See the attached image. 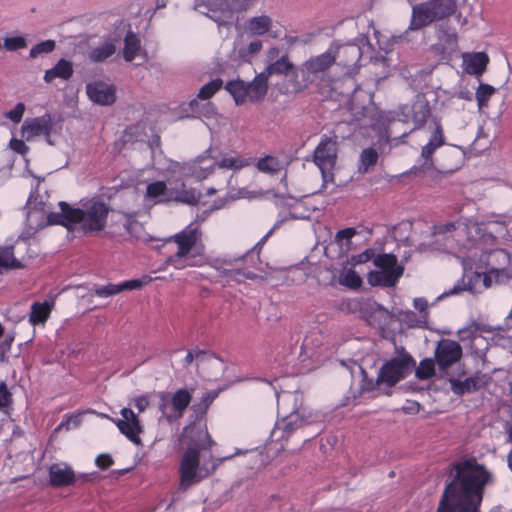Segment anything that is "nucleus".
Wrapping results in <instances>:
<instances>
[{
  "label": "nucleus",
  "mask_w": 512,
  "mask_h": 512,
  "mask_svg": "<svg viewBox=\"0 0 512 512\" xmlns=\"http://www.w3.org/2000/svg\"><path fill=\"white\" fill-rule=\"evenodd\" d=\"M25 112V104L19 102L15 105V107L4 113V117L12 121L14 124H18L21 122L23 115Z\"/></svg>",
  "instance_id": "obj_51"
},
{
  "label": "nucleus",
  "mask_w": 512,
  "mask_h": 512,
  "mask_svg": "<svg viewBox=\"0 0 512 512\" xmlns=\"http://www.w3.org/2000/svg\"><path fill=\"white\" fill-rule=\"evenodd\" d=\"M49 484L53 488L75 487L92 480L93 474H77L66 462L53 463L48 467Z\"/></svg>",
  "instance_id": "obj_14"
},
{
  "label": "nucleus",
  "mask_w": 512,
  "mask_h": 512,
  "mask_svg": "<svg viewBox=\"0 0 512 512\" xmlns=\"http://www.w3.org/2000/svg\"><path fill=\"white\" fill-rule=\"evenodd\" d=\"M413 304L414 308L420 313L425 312L428 308L427 300L424 298H415Z\"/></svg>",
  "instance_id": "obj_59"
},
{
  "label": "nucleus",
  "mask_w": 512,
  "mask_h": 512,
  "mask_svg": "<svg viewBox=\"0 0 512 512\" xmlns=\"http://www.w3.org/2000/svg\"><path fill=\"white\" fill-rule=\"evenodd\" d=\"M225 89L233 97L236 105L244 104L248 99L247 82L236 79L226 83Z\"/></svg>",
  "instance_id": "obj_34"
},
{
  "label": "nucleus",
  "mask_w": 512,
  "mask_h": 512,
  "mask_svg": "<svg viewBox=\"0 0 512 512\" xmlns=\"http://www.w3.org/2000/svg\"><path fill=\"white\" fill-rule=\"evenodd\" d=\"M431 115V108L424 96H417L412 104H405L399 108L398 117L403 122H413L412 130L424 126Z\"/></svg>",
  "instance_id": "obj_17"
},
{
  "label": "nucleus",
  "mask_w": 512,
  "mask_h": 512,
  "mask_svg": "<svg viewBox=\"0 0 512 512\" xmlns=\"http://www.w3.org/2000/svg\"><path fill=\"white\" fill-rule=\"evenodd\" d=\"M373 263L379 270L367 274L371 286L394 287L404 273V267L398 264L397 257L391 253L378 254Z\"/></svg>",
  "instance_id": "obj_8"
},
{
  "label": "nucleus",
  "mask_w": 512,
  "mask_h": 512,
  "mask_svg": "<svg viewBox=\"0 0 512 512\" xmlns=\"http://www.w3.org/2000/svg\"><path fill=\"white\" fill-rule=\"evenodd\" d=\"M95 464L101 470H106L114 464V460L109 454H100L96 457Z\"/></svg>",
  "instance_id": "obj_54"
},
{
  "label": "nucleus",
  "mask_w": 512,
  "mask_h": 512,
  "mask_svg": "<svg viewBox=\"0 0 512 512\" xmlns=\"http://www.w3.org/2000/svg\"><path fill=\"white\" fill-rule=\"evenodd\" d=\"M446 42L450 46H454L457 43V35L455 33L446 34Z\"/></svg>",
  "instance_id": "obj_63"
},
{
  "label": "nucleus",
  "mask_w": 512,
  "mask_h": 512,
  "mask_svg": "<svg viewBox=\"0 0 512 512\" xmlns=\"http://www.w3.org/2000/svg\"><path fill=\"white\" fill-rule=\"evenodd\" d=\"M167 186L163 181H156L147 185L146 188V196L149 198H157L161 195H164L166 192Z\"/></svg>",
  "instance_id": "obj_50"
},
{
  "label": "nucleus",
  "mask_w": 512,
  "mask_h": 512,
  "mask_svg": "<svg viewBox=\"0 0 512 512\" xmlns=\"http://www.w3.org/2000/svg\"><path fill=\"white\" fill-rule=\"evenodd\" d=\"M482 234L483 229L477 222H459L457 223V236L453 243L444 244V249L450 253L469 251L477 246Z\"/></svg>",
  "instance_id": "obj_15"
},
{
  "label": "nucleus",
  "mask_w": 512,
  "mask_h": 512,
  "mask_svg": "<svg viewBox=\"0 0 512 512\" xmlns=\"http://www.w3.org/2000/svg\"><path fill=\"white\" fill-rule=\"evenodd\" d=\"M115 53V46L112 42H104L100 46L91 49L88 58L91 62H103Z\"/></svg>",
  "instance_id": "obj_39"
},
{
  "label": "nucleus",
  "mask_w": 512,
  "mask_h": 512,
  "mask_svg": "<svg viewBox=\"0 0 512 512\" xmlns=\"http://www.w3.org/2000/svg\"><path fill=\"white\" fill-rule=\"evenodd\" d=\"M163 248L169 253L165 263L172 265L176 270L208 265L227 281L240 283L244 279L254 280L257 278V274L254 272L235 267L244 260L246 254L239 257L226 256L209 259L205 253L202 232L193 223L165 239Z\"/></svg>",
  "instance_id": "obj_1"
},
{
  "label": "nucleus",
  "mask_w": 512,
  "mask_h": 512,
  "mask_svg": "<svg viewBox=\"0 0 512 512\" xmlns=\"http://www.w3.org/2000/svg\"><path fill=\"white\" fill-rule=\"evenodd\" d=\"M329 51L334 58V64L343 68L346 75H351L356 72L357 64L362 57V50L360 46L355 43H332Z\"/></svg>",
  "instance_id": "obj_16"
},
{
  "label": "nucleus",
  "mask_w": 512,
  "mask_h": 512,
  "mask_svg": "<svg viewBox=\"0 0 512 512\" xmlns=\"http://www.w3.org/2000/svg\"><path fill=\"white\" fill-rule=\"evenodd\" d=\"M462 58L465 72L477 78L482 76L489 64V56L485 52L464 53Z\"/></svg>",
  "instance_id": "obj_26"
},
{
  "label": "nucleus",
  "mask_w": 512,
  "mask_h": 512,
  "mask_svg": "<svg viewBox=\"0 0 512 512\" xmlns=\"http://www.w3.org/2000/svg\"><path fill=\"white\" fill-rule=\"evenodd\" d=\"M54 305L55 302L53 299L32 303L28 316L29 323L33 326H43L50 317Z\"/></svg>",
  "instance_id": "obj_27"
},
{
  "label": "nucleus",
  "mask_w": 512,
  "mask_h": 512,
  "mask_svg": "<svg viewBox=\"0 0 512 512\" xmlns=\"http://www.w3.org/2000/svg\"><path fill=\"white\" fill-rule=\"evenodd\" d=\"M223 86V80L221 78H216L211 80L210 82L203 85L198 94L197 98L192 99L189 102L190 109L195 113H202L199 110V101L200 100H209L212 96H214Z\"/></svg>",
  "instance_id": "obj_30"
},
{
  "label": "nucleus",
  "mask_w": 512,
  "mask_h": 512,
  "mask_svg": "<svg viewBox=\"0 0 512 512\" xmlns=\"http://www.w3.org/2000/svg\"><path fill=\"white\" fill-rule=\"evenodd\" d=\"M13 341H14L13 335H6L4 341L1 344V347H3V349L5 351H9Z\"/></svg>",
  "instance_id": "obj_61"
},
{
  "label": "nucleus",
  "mask_w": 512,
  "mask_h": 512,
  "mask_svg": "<svg viewBox=\"0 0 512 512\" xmlns=\"http://www.w3.org/2000/svg\"><path fill=\"white\" fill-rule=\"evenodd\" d=\"M136 56H142L148 59L147 52L141 48V43L137 35L129 31L124 38L123 57L126 61H133Z\"/></svg>",
  "instance_id": "obj_31"
},
{
  "label": "nucleus",
  "mask_w": 512,
  "mask_h": 512,
  "mask_svg": "<svg viewBox=\"0 0 512 512\" xmlns=\"http://www.w3.org/2000/svg\"><path fill=\"white\" fill-rule=\"evenodd\" d=\"M334 64V58L329 48L323 53L312 56L304 61L299 67L302 80H295V91H301L308 86L309 83L319 78Z\"/></svg>",
  "instance_id": "obj_12"
},
{
  "label": "nucleus",
  "mask_w": 512,
  "mask_h": 512,
  "mask_svg": "<svg viewBox=\"0 0 512 512\" xmlns=\"http://www.w3.org/2000/svg\"><path fill=\"white\" fill-rule=\"evenodd\" d=\"M263 73H267V77L271 75L289 76L290 81L293 83V87L295 88V80H298L299 68L294 66V64L289 60L288 55H283L276 61L269 64Z\"/></svg>",
  "instance_id": "obj_25"
},
{
  "label": "nucleus",
  "mask_w": 512,
  "mask_h": 512,
  "mask_svg": "<svg viewBox=\"0 0 512 512\" xmlns=\"http://www.w3.org/2000/svg\"><path fill=\"white\" fill-rule=\"evenodd\" d=\"M262 49V41L259 39H255L249 43V45L239 50V57L243 61H249L252 56L260 52Z\"/></svg>",
  "instance_id": "obj_48"
},
{
  "label": "nucleus",
  "mask_w": 512,
  "mask_h": 512,
  "mask_svg": "<svg viewBox=\"0 0 512 512\" xmlns=\"http://www.w3.org/2000/svg\"><path fill=\"white\" fill-rule=\"evenodd\" d=\"M27 46V41L23 36L6 37L4 39L3 47L7 51H16L23 49Z\"/></svg>",
  "instance_id": "obj_49"
},
{
  "label": "nucleus",
  "mask_w": 512,
  "mask_h": 512,
  "mask_svg": "<svg viewBox=\"0 0 512 512\" xmlns=\"http://www.w3.org/2000/svg\"><path fill=\"white\" fill-rule=\"evenodd\" d=\"M299 218H301V217L296 214H293L292 212H289L288 215H284L281 217V219L276 221L275 227L279 226L280 224H282L283 222H285L288 219H299Z\"/></svg>",
  "instance_id": "obj_62"
},
{
  "label": "nucleus",
  "mask_w": 512,
  "mask_h": 512,
  "mask_svg": "<svg viewBox=\"0 0 512 512\" xmlns=\"http://www.w3.org/2000/svg\"><path fill=\"white\" fill-rule=\"evenodd\" d=\"M78 212L80 215L75 223L81 224L84 232H99L106 226L109 207L102 200L93 198L78 208Z\"/></svg>",
  "instance_id": "obj_11"
},
{
  "label": "nucleus",
  "mask_w": 512,
  "mask_h": 512,
  "mask_svg": "<svg viewBox=\"0 0 512 512\" xmlns=\"http://www.w3.org/2000/svg\"><path fill=\"white\" fill-rule=\"evenodd\" d=\"M204 354H205V352L203 350H199V349H197L195 351H189L183 360V367H185V368L189 367L194 359H199V358L203 357Z\"/></svg>",
  "instance_id": "obj_56"
},
{
  "label": "nucleus",
  "mask_w": 512,
  "mask_h": 512,
  "mask_svg": "<svg viewBox=\"0 0 512 512\" xmlns=\"http://www.w3.org/2000/svg\"><path fill=\"white\" fill-rule=\"evenodd\" d=\"M340 284L351 288V289H358L362 285V279L358 275V273L353 269H348L340 276Z\"/></svg>",
  "instance_id": "obj_45"
},
{
  "label": "nucleus",
  "mask_w": 512,
  "mask_h": 512,
  "mask_svg": "<svg viewBox=\"0 0 512 512\" xmlns=\"http://www.w3.org/2000/svg\"><path fill=\"white\" fill-rule=\"evenodd\" d=\"M455 10V0H427L417 3L412 6L408 30H422L451 16Z\"/></svg>",
  "instance_id": "obj_5"
},
{
  "label": "nucleus",
  "mask_w": 512,
  "mask_h": 512,
  "mask_svg": "<svg viewBox=\"0 0 512 512\" xmlns=\"http://www.w3.org/2000/svg\"><path fill=\"white\" fill-rule=\"evenodd\" d=\"M134 404L138 411L144 412L149 406V397L147 395H141L134 399Z\"/></svg>",
  "instance_id": "obj_58"
},
{
  "label": "nucleus",
  "mask_w": 512,
  "mask_h": 512,
  "mask_svg": "<svg viewBox=\"0 0 512 512\" xmlns=\"http://www.w3.org/2000/svg\"><path fill=\"white\" fill-rule=\"evenodd\" d=\"M121 418L112 419L119 431L134 444H140L139 434L142 427L138 416L130 408L124 407L120 410Z\"/></svg>",
  "instance_id": "obj_19"
},
{
  "label": "nucleus",
  "mask_w": 512,
  "mask_h": 512,
  "mask_svg": "<svg viewBox=\"0 0 512 512\" xmlns=\"http://www.w3.org/2000/svg\"><path fill=\"white\" fill-rule=\"evenodd\" d=\"M248 99L253 103L261 102L268 91L267 73H259L250 82H247Z\"/></svg>",
  "instance_id": "obj_28"
},
{
  "label": "nucleus",
  "mask_w": 512,
  "mask_h": 512,
  "mask_svg": "<svg viewBox=\"0 0 512 512\" xmlns=\"http://www.w3.org/2000/svg\"><path fill=\"white\" fill-rule=\"evenodd\" d=\"M493 260L500 262L503 267L495 268L491 266L483 274V283L487 288L491 287L493 284L503 283L509 278L508 271L505 267L509 263V254L505 250H496L490 254L488 265H490Z\"/></svg>",
  "instance_id": "obj_20"
},
{
  "label": "nucleus",
  "mask_w": 512,
  "mask_h": 512,
  "mask_svg": "<svg viewBox=\"0 0 512 512\" xmlns=\"http://www.w3.org/2000/svg\"><path fill=\"white\" fill-rule=\"evenodd\" d=\"M339 137L332 132L329 135L323 134L313 152V162L320 169L323 182H333V170L336 166Z\"/></svg>",
  "instance_id": "obj_10"
},
{
  "label": "nucleus",
  "mask_w": 512,
  "mask_h": 512,
  "mask_svg": "<svg viewBox=\"0 0 512 512\" xmlns=\"http://www.w3.org/2000/svg\"><path fill=\"white\" fill-rule=\"evenodd\" d=\"M73 75V65L66 59H60L54 67L45 71L44 81L46 83L53 82L54 79L60 78L62 80H68Z\"/></svg>",
  "instance_id": "obj_32"
},
{
  "label": "nucleus",
  "mask_w": 512,
  "mask_h": 512,
  "mask_svg": "<svg viewBox=\"0 0 512 512\" xmlns=\"http://www.w3.org/2000/svg\"><path fill=\"white\" fill-rule=\"evenodd\" d=\"M378 152L376 149L369 147L363 149L359 156L358 162V173L366 174L377 164L378 161Z\"/></svg>",
  "instance_id": "obj_36"
},
{
  "label": "nucleus",
  "mask_w": 512,
  "mask_h": 512,
  "mask_svg": "<svg viewBox=\"0 0 512 512\" xmlns=\"http://www.w3.org/2000/svg\"><path fill=\"white\" fill-rule=\"evenodd\" d=\"M435 358H425L420 361L419 365L416 366L415 377L419 380H428L435 375Z\"/></svg>",
  "instance_id": "obj_41"
},
{
  "label": "nucleus",
  "mask_w": 512,
  "mask_h": 512,
  "mask_svg": "<svg viewBox=\"0 0 512 512\" xmlns=\"http://www.w3.org/2000/svg\"><path fill=\"white\" fill-rule=\"evenodd\" d=\"M496 89L485 83H480L476 93L475 98L478 104V107L481 109L482 107L487 106L489 99L495 93Z\"/></svg>",
  "instance_id": "obj_44"
},
{
  "label": "nucleus",
  "mask_w": 512,
  "mask_h": 512,
  "mask_svg": "<svg viewBox=\"0 0 512 512\" xmlns=\"http://www.w3.org/2000/svg\"><path fill=\"white\" fill-rule=\"evenodd\" d=\"M435 229V235L438 237L442 236L445 244L453 243L455 237L457 236V224L453 222L438 225Z\"/></svg>",
  "instance_id": "obj_43"
},
{
  "label": "nucleus",
  "mask_w": 512,
  "mask_h": 512,
  "mask_svg": "<svg viewBox=\"0 0 512 512\" xmlns=\"http://www.w3.org/2000/svg\"><path fill=\"white\" fill-rule=\"evenodd\" d=\"M182 439L187 442V448L181 456L178 468V489L181 491H186L208 478L223 461L232 457L215 458L212 455L210 450L215 442L206 428L195 425L185 427Z\"/></svg>",
  "instance_id": "obj_3"
},
{
  "label": "nucleus",
  "mask_w": 512,
  "mask_h": 512,
  "mask_svg": "<svg viewBox=\"0 0 512 512\" xmlns=\"http://www.w3.org/2000/svg\"><path fill=\"white\" fill-rule=\"evenodd\" d=\"M9 147L20 155H25L29 151V147L21 139L12 138L9 142Z\"/></svg>",
  "instance_id": "obj_53"
},
{
  "label": "nucleus",
  "mask_w": 512,
  "mask_h": 512,
  "mask_svg": "<svg viewBox=\"0 0 512 512\" xmlns=\"http://www.w3.org/2000/svg\"><path fill=\"white\" fill-rule=\"evenodd\" d=\"M193 392V388H180L173 393L168 391L157 392L158 409L162 417L168 423H174L181 419L192 401Z\"/></svg>",
  "instance_id": "obj_9"
},
{
  "label": "nucleus",
  "mask_w": 512,
  "mask_h": 512,
  "mask_svg": "<svg viewBox=\"0 0 512 512\" xmlns=\"http://www.w3.org/2000/svg\"><path fill=\"white\" fill-rule=\"evenodd\" d=\"M451 471L437 512H480L485 488L495 484L492 472L474 457L453 463Z\"/></svg>",
  "instance_id": "obj_2"
},
{
  "label": "nucleus",
  "mask_w": 512,
  "mask_h": 512,
  "mask_svg": "<svg viewBox=\"0 0 512 512\" xmlns=\"http://www.w3.org/2000/svg\"><path fill=\"white\" fill-rule=\"evenodd\" d=\"M219 392L217 390H212L204 393L200 398V401L192 406L196 415H204L206 414L209 406L212 402L218 397Z\"/></svg>",
  "instance_id": "obj_42"
},
{
  "label": "nucleus",
  "mask_w": 512,
  "mask_h": 512,
  "mask_svg": "<svg viewBox=\"0 0 512 512\" xmlns=\"http://www.w3.org/2000/svg\"><path fill=\"white\" fill-rule=\"evenodd\" d=\"M215 163L219 169L238 171L244 167L249 166L250 160L243 158L238 154H225L219 161L215 160Z\"/></svg>",
  "instance_id": "obj_35"
},
{
  "label": "nucleus",
  "mask_w": 512,
  "mask_h": 512,
  "mask_svg": "<svg viewBox=\"0 0 512 512\" xmlns=\"http://www.w3.org/2000/svg\"><path fill=\"white\" fill-rule=\"evenodd\" d=\"M211 150H206L202 155L198 156L193 167H192V176L195 177L197 180H203L207 178L209 175H211L214 171V169L217 167L215 161H213L208 166H202L200 163H202L205 159L209 157Z\"/></svg>",
  "instance_id": "obj_38"
},
{
  "label": "nucleus",
  "mask_w": 512,
  "mask_h": 512,
  "mask_svg": "<svg viewBox=\"0 0 512 512\" xmlns=\"http://www.w3.org/2000/svg\"><path fill=\"white\" fill-rule=\"evenodd\" d=\"M451 390L457 395L474 392L480 389L482 381L479 376L468 377L465 380L450 379Z\"/></svg>",
  "instance_id": "obj_33"
},
{
  "label": "nucleus",
  "mask_w": 512,
  "mask_h": 512,
  "mask_svg": "<svg viewBox=\"0 0 512 512\" xmlns=\"http://www.w3.org/2000/svg\"><path fill=\"white\" fill-rule=\"evenodd\" d=\"M382 386L384 387V383H377V378L375 380L368 379L367 376L364 375L361 390L370 392L375 390L377 387L380 388Z\"/></svg>",
  "instance_id": "obj_55"
},
{
  "label": "nucleus",
  "mask_w": 512,
  "mask_h": 512,
  "mask_svg": "<svg viewBox=\"0 0 512 512\" xmlns=\"http://www.w3.org/2000/svg\"><path fill=\"white\" fill-rule=\"evenodd\" d=\"M256 167L260 172L276 174L281 171L282 163L277 157L267 155L258 159Z\"/></svg>",
  "instance_id": "obj_40"
},
{
  "label": "nucleus",
  "mask_w": 512,
  "mask_h": 512,
  "mask_svg": "<svg viewBox=\"0 0 512 512\" xmlns=\"http://www.w3.org/2000/svg\"><path fill=\"white\" fill-rule=\"evenodd\" d=\"M253 3L254 0H195L193 9L218 25H227L234 12H245Z\"/></svg>",
  "instance_id": "obj_7"
},
{
  "label": "nucleus",
  "mask_w": 512,
  "mask_h": 512,
  "mask_svg": "<svg viewBox=\"0 0 512 512\" xmlns=\"http://www.w3.org/2000/svg\"><path fill=\"white\" fill-rule=\"evenodd\" d=\"M478 331V325L473 322L471 325L464 327L458 331V336L461 341L472 339Z\"/></svg>",
  "instance_id": "obj_52"
},
{
  "label": "nucleus",
  "mask_w": 512,
  "mask_h": 512,
  "mask_svg": "<svg viewBox=\"0 0 512 512\" xmlns=\"http://www.w3.org/2000/svg\"><path fill=\"white\" fill-rule=\"evenodd\" d=\"M86 93L89 99L99 105H112L115 100V87L98 81L86 85Z\"/></svg>",
  "instance_id": "obj_23"
},
{
  "label": "nucleus",
  "mask_w": 512,
  "mask_h": 512,
  "mask_svg": "<svg viewBox=\"0 0 512 512\" xmlns=\"http://www.w3.org/2000/svg\"><path fill=\"white\" fill-rule=\"evenodd\" d=\"M415 368V359L404 347H396L395 355L386 360L377 374V383H384L385 388H392L407 378Z\"/></svg>",
  "instance_id": "obj_6"
},
{
  "label": "nucleus",
  "mask_w": 512,
  "mask_h": 512,
  "mask_svg": "<svg viewBox=\"0 0 512 512\" xmlns=\"http://www.w3.org/2000/svg\"><path fill=\"white\" fill-rule=\"evenodd\" d=\"M461 345L451 339H441L435 348L434 358L439 369L444 372L462 357Z\"/></svg>",
  "instance_id": "obj_18"
},
{
  "label": "nucleus",
  "mask_w": 512,
  "mask_h": 512,
  "mask_svg": "<svg viewBox=\"0 0 512 512\" xmlns=\"http://www.w3.org/2000/svg\"><path fill=\"white\" fill-rule=\"evenodd\" d=\"M151 281V278L144 280L132 279L119 284L109 283L107 285H94L92 288L93 293L100 298H107L119 294L125 290L140 289L144 284Z\"/></svg>",
  "instance_id": "obj_24"
},
{
  "label": "nucleus",
  "mask_w": 512,
  "mask_h": 512,
  "mask_svg": "<svg viewBox=\"0 0 512 512\" xmlns=\"http://www.w3.org/2000/svg\"><path fill=\"white\" fill-rule=\"evenodd\" d=\"M355 235V229L354 228H345L337 232L338 238H345L350 239Z\"/></svg>",
  "instance_id": "obj_60"
},
{
  "label": "nucleus",
  "mask_w": 512,
  "mask_h": 512,
  "mask_svg": "<svg viewBox=\"0 0 512 512\" xmlns=\"http://www.w3.org/2000/svg\"><path fill=\"white\" fill-rule=\"evenodd\" d=\"M244 31L250 36H261L272 27V19L267 15L254 16L244 22Z\"/></svg>",
  "instance_id": "obj_29"
},
{
  "label": "nucleus",
  "mask_w": 512,
  "mask_h": 512,
  "mask_svg": "<svg viewBox=\"0 0 512 512\" xmlns=\"http://www.w3.org/2000/svg\"><path fill=\"white\" fill-rule=\"evenodd\" d=\"M55 47H56V43L54 40L48 39V40L42 41V42L32 46V48L30 49V52H29V57L36 58L42 54H49L54 51Z\"/></svg>",
  "instance_id": "obj_47"
},
{
  "label": "nucleus",
  "mask_w": 512,
  "mask_h": 512,
  "mask_svg": "<svg viewBox=\"0 0 512 512\" xmlns=\"http://www.w3.org/2000/svg\"><path fill=\"white\" fill-rule=\"evenodd\" d=\"M13 396L4 381H0V412L8 413L12 409Z\"/></svg>",
  "instance_id": "obj_46"
},
{
  "label": "nucleus",
  "mask_w": 512,
  "mask_h": 512,
  "mask_svg": "<svg viewBox=\"0 0 512 512\" xmlns=\"http://www.w3.org/2000/svg\"><path fill=\"white\" fill-rule=\"evenodd\" d=\"M466 289H467V287H466V285H464V281L461 280L460 282L456 283L451 289H449L448 291H445L440 296V298L459 294V293L463 292Z\"/></svg>",
  "instance_id": "obj_57"
},
{
  "label": "nucleus",
  "mask_w": 512,
  "mask_h": 512,
  "mask_svg": "<svg viewBox=\"0 0 512 512\" xmlns=\"http://www.w3.org/2000/svg\"><path fill=\"white\" fill-rule=\"evenodd\" d=\"M445 144V136L440 122L435 121V128L426 145L421 149V158L423 163L412 166L406 174H413L419 177L430 175L434 170V162L432 155L434 152Z\"/></svg>",
  "instance_id": "obj_13"
},
{
  "label": "nucleus",
  "mask_w": 512,
  "mask_h": 512,
  "mask_svg": "<svg viewBox=\"0 0 512 512\" xmlns=\"http://www.w3.org/2000/svg\"><path fill=\"white\" fill-rule=\"evenodd\" d=\"M372 251L371 250H366L365 252H363L362 254H360L358 257H359V262H365V261H368L372 255Z\"/></svg>",
  "instance_id": "obj_64"
},
{
  "label": "nucleus",
  "mask_w": 512,
  "mask_h": 512,
  "mask_svg": "<svg viewBox=\"0 0 512 512\" xmlns=\"http://www.w3.org/2000/svg\"><path fill=\"white\" fill-rule=\"evenodd\" d=\"M53 127L51 115L46 113L35 118H27L21 126V134L27 141L33 137L44 135L48 137Z\"/></svg>",
  "instance_id": "obj_21"
},
{
  "label": "nucleus",
  "mask_w": 512,
  "mask_h": 512,
  "mask_svg": "<svg viewBox=\"0 0 512 512\" xmlns=\"http://www.w3.org/2000/svg\"><path fill=\"white\" fill-rule=\"evenodd\" d=\"M309 421L300 414L299 410L291 412L287 417L277 422L271 436L276 440L287 439L295 430L308 424Z\"/></svg>",
  "instance_id": "obj_22"
},
{
  "label": "nucleus",
  "mask_w": 512,
  "mask_h": 512,
  "mask_svg": "<svg viewBox=\"0 0 512 512\" xmlns=\"http://www.w3.org/2000/svg\"><path fill=\"white\" fill-rule=\"evenodd\" d=\"M23 268L20 260L14 257V249L11 246L0 247V273L3 270Z\"/></svg>",
  "instance_id": "obj_37"
},
{
  "label": "nucleus",
  "mask_w": 512,
  "mask_h": 512,
  "mask_svg": "<svg viewBox=\"0 0 512 512\" xmlns=\"http://www.w3.org/2000/svg\"><path fill=\"white\" fill-rule=\"evenodd\" d=\"M27 208L26 230L22 233L23 238L26 239L48 225H61L70 230L76 225L75 220L80 215L78 208H74L64 201L59 202L60 212H51L47 215L41 209L32 208L30 203Z\"/></svg>",
  "instance_id": "obj_4"
}]
</instances>
